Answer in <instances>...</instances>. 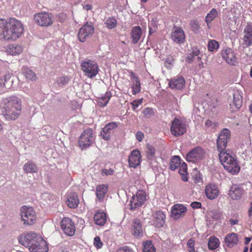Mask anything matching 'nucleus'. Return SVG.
I'll use <instances>...</instances> for the list:
<instances>
[{"mask_svg":"<svg viewBox=\"0 0 252 252\" xmlns=\"http://www.w3.org/2000/svg\"><path fill=\"white\" fill-rule=\"evenodd\" d=\"M24 27L22 22L14 17L0 18V39L14 41L23 34Z\"/></svg>","mask_w":252,"mask_h":252,"instance_id":"1","label":"nucleus"},{"mask_svg":"<svg viewBox=\"0 0 252 252\" xmlns=\"http://www.w3.org/2000/svg\"><path fill=\"white\" fill-rule=\"evenodd\" d=\"M0 114L7 121H14L22 113V105L20 99L15 96L4 98L0 108Z\"/></svg>","mask_w":252,"mask_h":252,"instance_id":"2","label":"nucleus"},{"mask_svg":"<svg viewBox=\"0 0 252 252\" xmlns=\"http://www.w3.org/2000/svg\"><path fill=\"white\" fill-rule=\"evenodd\" d=\"M19 242L21 245L29 247L30 252H47L48 250L45 241L33 232L21 234L19 238Z\"/></svg>","mask_w":252,"mask_h":252,"instance_id":"3","label":"nucleus"},{"mask_svg":"<svg viewBox=\"0 0 252 252\" xmlns=\"http://www.w3.org/2000/svg\"><path fill=\"white\" fill-rule=\"evenodd\" d=\"M219 159L224 169L232 175L238 174L241 169L238 160L227 153L221 151L219 155Z\"/></svg>","mask_w":252,"mask_h":252,"instance_id":"4","label":"nucleus"},{"mask_svg":"<svg viewBox=\"0 0 252 252\" xmlns=\"http://www.w3.org/2000/svg\"><path fill=\"white\" fill-rule=\"evenodd\" d=\"M80 66L84 75L91 79L94 77L99 70L97 63L90 60L82 62Z\"/></svg>","mask_w":252,"mask_h":252,"instance_id":"5","label":"nucleus"},{"mask_svg":"<svg viewBox=\"0 0 252 252\" xmlns=\"http://www.w3.org/2000/svg\"><path fill=\"white\" fill-rule=\"evenodd\" d=\"M170 130L174 136L179 137L187 132V126L183 120L175 118L171 122Z\"/></svg>","mask_w":252,"mask_h":252,"instance_id":"6","label":"nucleus"},{"mask_svg":"<svg viewBox=\"0 0 252 252\" xmlns=\"http://www.w3.org/2000/svg\"><path fill=\"white\" fill-rule=\"evenodd\" d=\"M35 23L39 26L48 27L53 25L54 20L53 15L49 12H42L34 15Z\"/></svg>","mask_w":252,"mask_h":252,"instance_id":"7","label":"nucleus"},{"mask_svg":"<svg viewBox=\"0 0 252 252\" xmlns=\"http://www.w3.org/2000/svg\"><path fill=\"white\" fill-rule=\"evenodd\" d=\"M94 136L93 129L87 128L83 131L79 139V145L83 150L90 147L94 142Z\"/></svg>","mask_w":252,"mask_h":252,"instance_id":"8","label":"nucleus"},{"mask_svg":"<svg viewBox=\"0 0 252 252\" xmlns=\"http://www.w3.org/2000/svg\"><path fill=\"white\" fill-rule=\"evenodd\" d=\"M21 216L24 224L32 225L36 220V214L32 207L23 206L21 210Z\"/></svg>","mask_w":252,"mask_h":252,"instance_id":"9","label":"nucleus"},{"mask_svg":"<svg viewBox=\"0 0 252 252\" xmlns=\"http://www.w3.org/2000/svg\"><path fill=\"white\" fill-rule=\"evenodd\" d=\"M94 28L92 23L87 22L79 30L78 37L81 42H85L86 39L94 33Z\"/></svg>","mask_w":252,"mask_h":252,"instance_id":"10","label":"nucleus"},{"mask_svg":"<svg viewBox=\"0 0 252 252\" xmlns=\"http://www.w3.org/2000/svg\"><path fill=\"white\" fill-rule=\"evenodd\" d=\"M146 200L145 192L139 190L133 195L130 201V210H134L141 207Z\"/></svg>","mask_w":252,"mask_h":252,"instance_id":"11","label":"nucleus"},{"mask_svg":"<svg viewBox=\"0 0 252 252\" xmlns=\"http://www.w3.org/2000/svg\"><path fill=\"white\" fill-rule=\"evenodd\" d=\"M230 137V131L228 129L224 128L220 131L217 140V149L220 153L221 151H225L228 139Z\"/></svg>","mask_w":252,"mask_h":252,"instance_id":"12","label":"nucleus"},{"mask_svg":"<svg viewBox=\"0 0 252 252\" xmlns=\"http://www.w3.org/2000/svg\"><path fill=\"white\" fill-rule=\"evenodd\" d=\"M62 230L66 235L72 236L74 235L76 228L74 222L69 218H63L61 222Z\"/></svg>","mask_w":252,"mask_h":252,"instance_id":"13","label":"nucleus"},{"mask_svg":"<svg viewBox=\"0 0 252 252\" xmlns=\"http://www.w3.org/2000/svg\"><path fill=\"white\" fill-rule=\"evenodd\" d=\"M205 194L210 200L216 199L220 194V190L218 186L214 183H208L205 188Z\"/></svg>","mask_w":252,"mask_h":252,"instance_id":"14","label":"nucleus"},{"mask_svg":"<svg viewBox=\"0 0 252 252\" xmlns=\"http://www.w3.org/2000/svg\"><path fill=\"white\" fill-rule=\"evenodd\" d=\"M204 152L200 147H195L186 156V159L188 161L194 162L198 159H202L204 157Z\"/></svg>","mask_w":252,"mask_h":252,"instance_id":"15","label":"nucleus"},{"mask_svg":"<svg viewBox=\"0 0 252 252\" xmlns=\"http://www.w3.org/2000/svg\"><path fill=\"white\" fill-rule=\"evenodd\" d=\"M130 231L132 236L136 238H139L143 236V229L140 220L135 218L132 220Z\"/></svg>","mask_w":252,"mask_h":252,"instance_id":"16","label":"nucleus"},{"mask_svg":"<svg viewBox=\"0 0 252 252\" xmlns=\"http://www.w3.org/2000/svg\"><path fill=\"white\" fill-rule=\"evenodd\" d=\"M186 36L183 29L179 27H174V30L171 33V38L177 44L184 43Z\"/></svg>","mask_w":252,"mask_h":252,"instance_id":"17","label":"nucleus"},{"mask_svg":"<svg viewBox=\"0 0 252 252\" xmlns=\"http://www.w3.org/2000/svg\"><path fill=\"white\" fill-rule=\"evenodd\" d=\"M242 40L243 45L246 47H250L252 45V23H248L244 28Z\"/></svg>","mask_w":252,"mask_h":252,"instance_id":"18","label":"nucleus"},{"mask_svg":"<svg viewBox=\"0 0 252 252\" xmlns=\"http://www.w3.org/2000/svg\"><path fill=\"white\" fill-rule=\"evenodd\" d=\"M221 55L223 60L227 63L231 65H235L237 62V59L233 50L228 48L223 49L221 51Z\"/></svg>","mask_w":252,"mask_h":252,"instance_id":"19","label":"nucleus"},{"mask_svg":"<svg viewBox=\"0 0 252 252\" xmlns=\"http://www.w3.org/2000/svg\"><path fill=\"white\" fill-rule=\"evenodd\" d=\"M141 161L140 151L138 149L133 150L128 158V163L130 167L136 168L139 166Z\"/></svg>","mask_w":252,"mask_h":252,"instance_id":"20","label":"nucleus"},{"mask_svg":"<svg viewBox=\"0 0 252 252\" xmlns=\"http://www.w3.org/2000/svg\"><path fill=\"white\" fill-rule=\"evenodd\" d=\"M117 127L118 124L116 122H111L105 125L100 134L102 138L106 140H109L111 134L113 133L114 130L117 128Z\"/></svg>","mask_w":252,"mask_h":252,"instance_id":"21","label":"nucleus"},{"mask_svg":"<svg viewBox=\"0 0 252 252\" xmlns=\"http://www.w3.org/2000/svg\"><path fill=\"white\" fill-rule=\"evenodd\" d=\"M153 225L157 228H161L165 222L166 215L164 213L161 211H158L155 212L153 216Z\"/></svg>","mask_w":252,"mask_h":252,"instance_id":"22","label":"nucleus"},{"mask_svg":"<svg viewBox=\"0 0 252 252\" xmlns=\"http://www.w3.org/2000/svg\"><path fill=\"white\" fill-rule=\"evenodd\" d=\"M66 204L71 209L76 208L80 201L77 194L74 192H68L66 195Z\"/></svg>","mask_w":252,"mask_h":252,"instance_id":"23","label":"nucleus"},{"mask_svg":"<svg viewBox=\"0 0 252 252\" xmlns=\"http://www.w3.org/2000/svg\"><path fill=\"white\" fill-rule=\"evenodd\" d=\"M244 190L236 184H233L229 189L228 195L233 200L240 199L243 194Z\"/></svg>","mask_w":252,"mask_h":252,"instance_id":"24","label":"nucleus"},{"mask_svg":"<svg viewBox=\"0 0 252 252\" xmlns=\"http://www.w3.org/2000/svg\"><path fill=\"white\" fill-rule=\"evenodd\" d=\"M224 243L229 248L236 246L239 243L238 234L234 232L227 234L224 238Z\"/></svg>","mask_w":252,"mask_h":252,"instance_id":"25","label":"nucleus"},{"mask_svg":"<svg viewBox=\"0 0 252 252\" xmlns=\"http://www.w3.org/2000/svg\"><path fill=\"white\" fill-rule=\"evenodd\" d=\"M186 208L182 205L175 204L171 210V216L174 219H178L185 215Z\"/></svg>","mask_w":252,"mask_h":252,"instance_id":"26","label":"nucleus"},{"mask_svg":"<svg viewBox=\"0 0 252 252\" xmlns=\"http://www.w3.org/2000/svg\"><path fill=\"white\" fill-rule=\"evenodd\" d=\"M185 83L184 78L180 76L171 79L169 83V85L172 89L182 90L184 88Z\"/></svg>","mask_w":252,"mask_h":252,"instance_id":"27","label":"nucleus"},{"mask_svg":"<svg viewBox=\"0 0 252 252\" xmlns=\"http://www.w3.org/2000/svg\"><path fill=\"white\" fill-rule=\"evenodd\" d=\"M23 47L17 44H9L5 48V52L9 55L16 56L23 52Z\"/></svg>","mask_w":252,"mask_h":252,"instance_id":"28","label":"nucleus"},{"mask_svg":"<svg viewBox=\"0 0 252 252\" xmlns=\"http://www.w3.org/2000/svg\"><path fill=\"white\" fill-rule=\"evenodd\" d=\"M94 223L99 226H103L106 222L107 215L102 211L96 212L94 216Z\"/></svg>","mask_w":252,"mask_h":252,"instance_id":"29","label":"nucleus"},{"mask_svg":"<svg viewBox=\"0 0 252 252\" xmlns=\"http://www.w3.org/2000/svg\"><path fill=\"white\" fill-rule=\"evenodd\" d=\"M142 35V29L140 26L134 27L131 32L130 36L132 39V43H137Z\"/></svg>","mask_w":252,"mask_h":252,"instance_id":"30","label":"nucleus"},{"mask_svg":"<svg viewBox=\"0 0 252 252\" xmlns=\"http://www.w3.org/2000/svg\"><path fill=\"white\" fill-rule=\"evenodd\" d=\"M108 187L106 185L102 184L96 186V195L99 200H102L107 192Z\"/></svg>","mask_w":252,"mask_h":252,"instance_id":"31","label":"nucleus"},{"mask_svg":"<svg viewBox=\"0 0 252 252\" xmlns=\"http://www.w3.org/2000/svg\"><path fill=\"white\" fill-rule=\"evenodd\" d=\"M23 169L26 173H36L38 167L33 161H29L24 164Z\"/></svg>","mask_w":252,"mask_h":252,"instance_id":"32","label":"nucleus"},{"mask_svg":"<svg viewBox=\"0 0 252 252\" xmlns=\"http://www.w3.org/2000/svg\"><path fill=\"white\" fill-rule=\"evenodd\" d=\"M220 240L215 236H212L209 238L208 242V249L210 250H216L220 247Z\"/></svg>","mask_w":252,"mask_h":252,"instance_id":"33","label":"nucleus"},{"mask_svg":"<svg viewBox=\"0 0 252 252\" xmlns=\"http://www.w3.org/2000/svg\"><path fill=\"white\" fill-rule=\"evenodd\" d=\"M22 73L26 79L32 81L36 80L37 77L35 73L27 67H24L22 69Z\"/></svg>","mask_w":252,"mask_h":252,"instance_id":"34","label":"nucleus"},{"mask_svg":"<svg viewBox=\"0 0 252 252\" xmlns=\"http://www.w3.org/2000/svg\"><path fill=\"white\" fill-rule=\"evenodd\" d=\"M200 52L199 50H198L197 48H192V52L187 57L186 61L187 63H192L194 58L196 56H197V59L199 61H201V57L198 56L200 54Z\"/></svg>","mask_w":252,"mask_h":252,"instance_id":"35","label":"nucleus"},{"mask_svg":"<svg viewBox=\"0 0 252 252\" xmlns=\"http://www.w3.org/2000/svg\"><path fill=\"white\" fill-rule=\"evenodd\" d=\"M181 163V160L179 157L174 156L170 160L169 169L172 171H175L178 168Z\"/></svg>","mask_w":252,"mask_h":252,"instance_id":"36","label":"nucleus"},{"mask_svg":"<svg viewBox=\"0 0 252 252\" xmlns=\"http://www.w3.org/2000/svg\"><path fill=\"white\" fill-rule=\"evenodd\" d=\"M179 173L182 176V179L184 182L188 180L187 175V165L185 162H183L178 167Z\"/></svg>","mask_w":252,"mask_h":252,"instance_id":"37","label":"nucleus"},{"mask_svg":"<svg viewBox=\"0 0 252 252\" xmlns=\"http://www.w3.org/2000/svg\"><path fill=\"white\" fill-rule=\"evenodd\" d=\"M105 26L108 29H113L115 28L117 25L116 19L113 17H109L104 22Z\"/></svg>","mask_w":252,"mask_h":252,"instance_id":"38","label":"nucleus"},{"mask_svg":"<svg viewBox=\"0 0 252 252\" xmlns=\"http://www.w3.org/2000/svg\"><path fill=\"white\" fill-rule=\"evenodd\" d=\"M143 252H156V249L152 241H147L143 243Z\"/></svg>","mask_w":252,"mask_h":252,"instance_id":"39","label":"nucleus"},{"mask_svg":"<svg viewBox=\"0 0 252 252\" xmlns=\"http://www.w3.org/2000/svg\"><path fill=\"white\" fill-rule=\"evenodd\" d=\"M111 97V95L110 93L107 92L104 96L101 97L98 101V104L99 106L101 107H104L107 105L108 102H109L110 98Z\"/></svg>","mask_w":252,"mask_h":252,"instance_id":"40","label":"nucleus"},{"mask_svg":"<svg viewBox=\"0 0 252 252\" xmlns=\"http://www.w3.org/2000/svg\"><path fill=\"white\" fill-rule=\"evenodd\" d=\"M217 15V11L215 8L212 9L210 12L207 14L205 18V21L207 24L211 23Z\"/></svg>","mask_w":252,"mask_h":252,"instance_id":"41","label":"nucleus"},{"mask_svg":"<svg viewBox=\"0 0 252 252\" xmlns=\"http://www.w3.org/2000/svg\"><path fill=\"white\" fill-rule=\"evenodd\" d=\"M132 90V94L135 95L141 91V84L140 81H133L131 86Z\"/></svg>","mask_w":252,"mask_h":252,"instance_id":"42","label":"nucleus"},{"mask_svg":"<svg viewBox=\"0 0 252 252\" xmlns=\"http://www.w3.org/2000/svg\"><path fill=\"white\" fill-rule=\"evenodd\" d=\"M219 44L218 41L215 40H210L208 43V49L209 51L213 52L219 48Z\"/></svg>","mask_w":252,"mask_h":252,"instance_id":"43","label":"nucleus"},{"mask_svg":"<svg viewBox=\"0 0 252 252\" xmlns=\"http://www.w3.org/2000/svg\"><path fill=\"white\" fill-rule=\"evenodd\" d=\"M242 104V98H240L239 95H233V105H235L236 108L238 109H239Z\"/></svg>","mask_w":252,"mask_h":252,"instance_id":"44","label":"nucleus"},{"mask_svg":"<svg viewBox=\"0 0 252 252\" xmlns=\"http://www.w3.org/2000/svg\"><path fill=\"white\" fill-rule=\"evenodd\" d=\"M158 22L156 20H152L151 23L149 25V34H152L156 32L158 29Z\"/></svg>","mask_w":252,"mask_h":252,"instance_id":"45","label":"nucleus"},{"mask_svg":"<svg viewBox=\"0 0 252 252\" xmlns=\"http://www.w3.org/2000/svg\"><path fill=\"white\" fill-rule=\"evenodd\" d=\"M156 150L152 146L147 147V157L149 159H152L155 156Z\"/></svg>","mask_w":252,"mask_h":252,"instance_id":"46","label":"nucleus"},{"mask_svg":"<svg viewBox=\"0 0 252 252\" xmlns=\"http://www.w3.org/2000/svg\"><path fill=\"white\" fill-rule=\"evenodd\" d=\"M69 79L67 76L59 77L57 80V83L60 86H63L68 84Z\"/></svg>","mask_w":252,"mask_h":252,"instance_id":"47","label":"nucleus"},{"mask_svg":"<svg viewBox=\"0 0 252 252\" xmlns=\"http://www.w3.org/2000/svg\"><path fill=\"white\" fill-rule=\"evenodd\" d=\"M195 240L192 238L189 239L187 242V248L189 252H195Z\"/></svg>","mask_w":252,"mask_h":252,"instance_id":"48","label":"nucleus"},{"mask_svg":"<svg viewBox=\"0 0 252 252\" xmlns=\"http://www.w3.org/2000/svg\"><path fill=\"white\" fill-rule=\"evenodd\" d=\"M190 27L192 30L195 32H197L200 29V26L198 22L196 20H193L191 21Z\"/></svg>","mask_w":252,"mask_h":252,"instance_id":"49","label":"nucleus"},{"mask_svg":"<svg viewBox=\"0 0 252 252\" xmlns=\"http://www.w3.org/2000/svg\"><path fill=\"white\" fill-rule=\"evenodd\" d=\"M94 245L97 249H100L103 246L100 238L98 236H96L94 238Z\"/></svg>","mask_w":252,"mask_h":252,"instance_id":"50","label":"nucleus"},{"mask_svg":"<svg viewBox=\"0 0 252 252\" xmlns=\"http://www.w3.org/2000/svg\"><path fill=\"white\" fill-rule=\"evenodd\" d=\"M143 114L145 117H149L154 114V111L152 108H146L143 111Z\"/></svg>","mask_w":252,"mask_h":252,"instance_id":"51","label":"nucleus"},{"mask_svg":"<svg viewBox=\"0 0 252 252\" xmlns=\"http://www.w3.org/2000/svg\"><path fill=\"white\" fill-rule=\"evenodd\" d=\"M143 99H135L130 103L133 110L136 109L142 103Z\"/></svg>","mask_w":252,"mask_h":252,"instance_id":"52","label":"nucleus"},{"mask_svg":"<svg viewBox=\"0 0 252 252\" xmlns=\"http://www.w3.org/2000/svg\"><path fill=\"white\" fill-rule=\"evenodd\" d=\"M114 173V170L112 168H109L108 169H103L101 170V175L104 176H108L112 175Z\"/></svg>","mask_w":252,"mask_h":252,"instance_id":"53","label":"nucleus"},{"mask_svg":"<svg viewBox=\"0 0 252 252\" xmlns=\"http://www.w3.org/2000/svg\"><path fill=\"white\" fill-rule=\"evenodd\" d=\"M193 182L195 184L200 183L202 182V178L199 173H196L193 175Z\"/></svg>","mask_w":252,"mask_h":252,"instance_id":"54","label":"nucleus"},{"mask_svg":"<svg viewBox=\"0 0 252 252\" xmlns=\"http://www.w3.org/2000/svg\"><path fill=\"white\" fill-rule=\"evenodd\" d=\"M117 252H134L133 250L128 246H125L118 249Z\"/></svg>","mask_w":252,"mask_h":252,"instance_id":"55","label":"nucleus"},{"mask_svg":"<svg viewBox=\"0 0 252 252\" xmlns=\"http://www.w3.org/2000/svg\"><path fill=\"white\" fill-rule=\"evenodd\" d=\"M135 136L136 139L139 142H141L143 140L144 136V133L140 131H138L136 132Z\"/></svg>","mask_w":252,"mask_h":252,"instance_id":"56","label":"nucleus"},{"mask_svg":"<svg viewBox=\"0 0 252 252\" xmlns=\"http://www.w3.org/2000/svg\"><path fill=\"white\" fill-rule=\"evenodd\" d=\"M201 203L199 202H193L191 204V206L193 209H199L201 207Z\"/></svg>","mask_w":252,"mask_h":252,"instance_id":"57","label":"nucleus"},{"mask_svg":"<svg viewBox=\"0 0 252 252\" xmlns=\"http://www.w3.org/2000/svg\"><path fill=\"white\" fill-rule=\"evenodd\" d=\"M239 220L238 219H230L229 220V222L231 226L238 224Z\"/></svg>","mask_w":252,"mask_h":252,"instance_id":"58","label":"nucleus"},{"mask_svg":"<svg viewBox=\"0 0 252 252\" xmlns=\"http://www.w3.org/2000/svg\"><path fill=\"white\" fill-rule=\"evenodd\" d=\"M5 87V81L2 78H0V91L3 90V88Z\"/></svg>","mask_w":252,"mask_h":252,"instance_id":"59","label":"nucleus"},{"mask_svg":"<svg viewBox=\"0 0 252 252\" xmlns=\"http://www.w3.org/2000/svg\"><path fill=\"white\" fill-rule=\"evenodd\" d=\"M11 78V75L9 74V73H7V74H6L4 76V78L3 80H4V81H5V83L8 80H9Z\"/></svg>","mask_w":252,"mask_h":252,"instance_id":"60","label":"nucleus"},{"mask_svg":"<svg viewBox=\"0 0 252 252\" xmlns=\"http://www.w3.org/2000/svg\"><path fill=\"white\" fill-rule=\"evenodd\" d=\"M212 125V122L210 120H207L205 123V125L207 127L211 126Z\"/></svg>","mask_w":252,"mask_h":252,"instance_id":"61","label":"nucleus"},{"mask_svg":"<svg viewBox=\"0 0 252 252\" xmlns=\"http://www.w3.org/2000/svg\"><path fill=\"white\" fill-rule=\"evenodd\" d=\"M131 76L132 78L134 80V81H139L138 77L135 75V74L133 72H131Z\"/></svg>","mask_w":252,"mask_h":252,"instance_id":"62","label":"nucleus"},{"mask_svg":"<svg viewBox=\"0 0 252 252\" xmlns=\"http://www.w3.org/2000/svg\"><path fill=\"white\" fill-rule=\"evenodd\" d=\"M248 215L249 217H251L252 216V205L251 204L248 210Z\"/></svg>","mask_w":252,"mask_h":252,"instance_id":"63","label":"nucleus"},{"mask_svg":"<svg viewBox=\"0 0 252 252\" xmlns=\"http://www.w3.org/2000/svg\"><path fill=\"white\" fill-rule=\"evenodd\" d=\"M252 239V238H250V237H246L245 238V245H248L250 242L251 241Z\"/></svg>","mask_w":252,"mask_h":252,"instance_id":"64","label":"nucleus"}]
</instances>
